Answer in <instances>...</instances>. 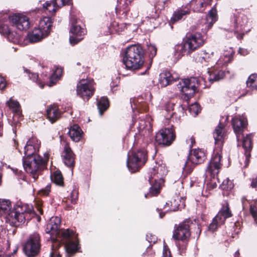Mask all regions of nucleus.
<instances>
[{
  "mask_svg": "<svg viewBox=\"0 0 257 257\" xmlns=\"http://www.w3.org/2000/svg\"><path fill=\"white\" fill-rule=\"evenodd\" d=\"M61 219L59 217H52L47 224L46 233L51 235L52 240L60 237L65 244V248L68 253L76 252L79 248L78 240L73 231L69 229H59Z\"/></svg>",
  "mask_w": 257,
  "mask_h": 257,
  "instance_id": "obj_1",
  "label": "nucleus"
},
{
  "mask_svg": "<svg viewBox=\"0 0 257 257\" xmlns=\"http://www.w3.org/2000/svg\"><path fill=\"white\" fill-rule=\"evenodd\" d=\"M223 130V125L220 123L215 128L213 133L215 148L206 170V173L209 174L213 179H215L216 177H217L222 166L220 163L222 158L221 152L224 140Z\"/></svg>",
  "mask_w": 257,
  "mask_h": 257,
  "instance_id": "obj_2",
  "label": "nucleus"
},
{
  "mask_svg": "<svg viewBox=\"0 0 257 257\" xmlns=\"http://www.w3.org/2000/svg\"><path fill=\"white\" fill-rule=\"evenodd\" d=\"M205 40L199 33L190 34L186 36L181 44L175 46L174 55L177 59L189 55L204 44Z\"/></svg>",
  "mask_w": 257,
  "mask_h": 257,
  "instance_id": "obj_3",
  "label": "nucleus"
},
{
  "mask_svg": "<svg viewBox=\"0 0 257 257\" xmlns=\"http://www.w3.org/2000/svg\"><path fill=\"white\" fill-rule=\"evenodd\" d=\"M123 62L127 69L136 70L140 68L144 63V52L142 47L136 45L128 47Z\"/></svg>",
  "mask_w": 257,
  "mask_h": 257,
  "instance_id": "obj_4",
  "label": "nucleus"
},
{
  "mask_svg": "<svg viewBox=\"0 0 257 257\" xmlns=\"http://www.w3.org/2000/svg\"><path fill=\"white\" fill-rule=\"evenodd\" d=\"M48 153L44 154V159L38 155H32L23 159V166L26 171L31 174L36 181L41 170L48 159Z\"/></svg>",
  "mask_w": 257,
  "mask_h": 257,
  "instance_id": "obj_5",
  "label": "nucleus"
},
{
  "mask_svg": "<svg viewBox=\"0 0 257 257\" xmlns=\"http://www.w3.org/2000/svg\"><path fill=\"white\" fill-rule=\"evenodd\" d=\"M232 21L233 28H230V30L233 31L238 39H242L244 32H247L250 30V22L248 18L245 15L239 14L238 16H234Z\"/></svg>",
  "mask_w": 257,
  "mask_h": 257,
  "instance_id": "obj_6",
  "label": "nucleus"
},
{
  "mask_svg": "<svg viewBox=\"0 0 257 257\" xmlns=\"http://www.w3.org/2000/svg\"><path fill=\"white\" fill-rule=\"evenodd\" d=\"M33 207L32 205L24 204L19 206L16 210L12 212V215L9 219L15 223L16 225L24 223L26 220L30 218V214L32 213Z\"/></svg>",
  "mask_w": 257,
  "mask_h": 257,
  "instance_id": "obj_7",
  "label": "nucleus"
},
{
  "mask_svg": "<svg viewBox=\"0 0 257 257\" xmlns=\"http://www.w3.org/2000/svg\"><path fill=\"white\" fill-rule=\"evenodd\" d=\"M146 160V154L144 151L139 150L137 152H130L128 153L126 165L129 171L135 173L138 171L145 164Z\"/></svg>",
  "mask_w": 257,
  "mask_h": 257,
  "instance_id": "obj_8",
  "label": "nucleus"
},
{
  "mask_svg": "<svg viewBox=\"0 0 257 257\" xmlns=\"http://www.w3.org/2000/svg\"><path fill=\"white\" fill-rule=\"evenodd\" d=\"M198 86V80L195 77L182 79L177 84L178 89L186 100L189 99L194 95Z\"/></svg>",
  "mask_w": 257,
  "mask_h": 257,
  "instance_id": "obj_9",
  "label": "nucleus"
},
{
  "mask_svg": "<svg viewBox=\"0 0 257 257\" xmlns=\"http://www.w3.org/2000/svg\"><path fill=\"white\" fill-rule=\"evenodd\" d=\"M76 92L78 95L88 100L94 92L93 80L91 79L80 80L77 84Z\"/></svg>",
  "mask_w": 257,
  "mask_h": 257,
  "instance_id": "obj_10",
  "label": "nucleus"
},
{
  "mask_svg": "<svg viewBox=\"0 0 257 257\" xmlns=\"http://www.w3.org/2000/svg\"><path fill=\"white\" fill-rule=\"evenodd\" d=\"M40 247V236L38 233H34L25 243L24 251L28 256H33L38 252Z\"/></svg>",
  "mask_w": 257,
  "mask_h": 257,
  "instance_id": "obj_11",
  "label": "nucleus"
},
{
  "mask_svg": "<svg viewBox=\"0 0 257 257\" xmlns=\"http://www.w3.org/2000/svg\"><path fill=\"white\" fill-rule=\"evenodd\" d=\"M231 216V213L229 210L228 205L223 206L218 214L213 219L212 222L210 224L208 229L211 231H215L217 227L224 224L226 218Z\"/></svg>",
  "mask_w": 257,
  "mask_h": 257,
  "instance_id": "obj_12",
  "label": "nucleus"
},
{
  "mask_svg": "<svg viewBox=\"0 0 257 257\" xmlns=\"http://www.w3.org/2000/svg\"><path fill=\"white\" fill-rule=\"evenodd\" d=\"M12 26L20 31L27 30L30 27L29 18L21 14H16L9 16Z\"/></svg>",
  "mask_w": 257,
  "mask_h": 257,
  "instance_id": "obj_13",
  "label": "nucleus"
},
{
  "mask_svg": "<svg viewBox=\"0 0 257 257\" xmlns=\"http://www.w3.org/2000/svg\"><path fill=\"white\" fill-rule=\"evenodd\" d=\"M175 136L172 128L161 129L156 134V141L159 144L170 145L175 140Z\"/></svg>",
  "mask_w": 257,
  "mask_h": 257,
  "instance_id": "obj_14",
  "label": "nucleus"
},
{
  "mask_svg": "<svg viewBox=\"0 0 257 257\" xmlns=\"http://www.w3.org/2000/svg\"><path fill=\"white\" fill-rule=\"evenodd\" d=\"M232 125L236 136L237 141L242 139L244 128L247 125V119L243 116H235L232 119Z\"/></svg>",
  "mask_w": 257,
  "mask_h": 257,
  "instance_id": "obj_15",
  "label": "nucleus"
},
{
  "mask_svg": "<svg viewBox=\"0 0 257 257\" xmlns=\"http://www.w3.org/2000/svg\"><path fill=\"white\" fill-rule=\"evenodd\" d=\"M205 159V153L203 151L199 149L192 150L189 154L188 160L183 167L184 171H187V165L189 162L194 165H197L203 162Z\"/></svg>",
  "mask_w": 257,
  "mask_h": 257,
  "instance_id": "obj_16",
  "label": "nucleus"
},
{
  "mask_svg": "<svg viewBox=\"0 0 257 257\" xmlns=\"http://www.w3.org/2000/svg\"><path fill=\"white\" fill-rule=\"evenodd\" d=\"M190 235L189 221H185L180 223L174 230L173 237L175 239L184 240Z\"/></svg>",
  "mask_w": 257,
  "mask_h": 257,
  "instance_id": "obj_17",
  "label": "nucleus"
},
{
  "mask_svg": "<svg viewBox=\"0 0 257 257\" xmlns=\"http://www.w3.org/2000/svg\"><path fill=\"white\" fill-rule=\"evenodd\" d=\"M167 173V170L164 164H156L151 170L150 175L149 177L150 183H152L155 178H156L157 180L163 183V178L166 175Z\"/></svg>",
  "mask_w": 257,
  "mask_h": 257,
  "instance_id": "obj_18",
  "label": "nucleus"
},
{
  "mask_svg": "<svg viewBox=\"0 0 257 257\" xmlns=\"http://www.w3.org/2000/svg\"><path fill=\"white\" fill-rule=\"evenodd\" d=\"M70 32L72 34L69 38L70 43L72 45H74L82 40L85 30L79 25L73 24L70 28Z\"/></svg>",
  "mask_w": 257,
  "mask_h": 257,
  "instance_id": "obj_19",
  "label": "nucleus"
},
{
  "mask_svg": "<svg viewBox=\"0 0 257 257\" xmlns=\"http://www.w3.org/2000/svg\"><path fill=\"white\" fill-rule=\"evenodd\" d=\"M214 57V54L213 52L209 53L205 50H202L196 54L195 59L196 62L204 66L212 65L215 63Z\"/></svg>",
  "mask_w": 257,
  "mask_h": 257,
  "instance_id": "obj_20",
  "label": "nucleus"
},
{
  "mask_svg": "<svg viewBox=\"0 0 257 257\" xmlns=\"http://www.w3.org/2000/svg\"><path fill=\"white\" fill-rule=\"evenodd\" d=\"M62 156L65 165L71 168L72 171L75 165V155L67 144L64 147Z\"/></svg>",
  "mask_w": 257,
  "mask_h": 257,
  "instance_id": "obj_21",
  "label": "nucleus"
},
{
  "mask_svg": "<svg viewBox=\"0 0 257 257\" xmlns=\"http://www.w3.org/2000/svg\"><path fill=\"white\" fill-rule=\"evenodd\" d=\"M217 20V13L216 8L214 7L208 12L206 17V22L201 26L202 32L206 33L210 29L213 24Z\"/></svg>",
  "mask_w": 257,
  "mask_h": 257,
  "instance_id": "obj_22",
  "label": "nucleus"
},
{
  "mask_svg": "<svg viewBox=\"0 0 257 257\" xmlns=\"http://www.w3.org/2000/svg\"><path fill=\"white\" fill-rule=\"evenodd\" d=\"M70 0H52L43 4L44 8L50 13H55L60 8L69 4Z\"/></svg>",
  "mask_w": 257,
  "mask_h": 257,
  "instance_id": "obj_23",
  "label": "nucleus"
},
{
  "mask_svg": "<svg viewBox=\"0 0 257 257\" xmlns=\"http://www.w3.org/2000/svg\"><path fill=\"white\" fill-rule=\"evenodd\" d=\"M136 123H137L138 135L143 136L144 138L149 137L152 132L150 123H147L144 119H140Z\"/></svg>",
  "mask_w": 257,
  "mask_h": 257,
  "instance_id": "obj_24",
  "label": "nucleus"
},
{
  "mask_svg": "<svg viewBox=\"0 0 257 257\" xmlns=\"http://www.w3.org/2000/svg\"><path fill=\"white\" fill-rule=\"evenodd\" d=\"M211 2L212 0H191L189 5L194 12H203Z\"/></svg>",
  "mask_w": 257,
  "mask_h": 257,
  "instance_id": "obj_25",
  "label": "nucleus"
},
{
  "mask_svg": "<svg viewBox=\"0 0 257 257\" xmlns=\"http://www.w3.org/2000/svg\"><path fill=\"white\" fill-rule=\"evenodd\" d=\"M14 209H12L11 202L9 200L0 199V214L9 219Z\"/></svg>",
  "mask_w": 257,
  "mask_h": 257,
  "instance_id": "obj_26",
  "label": "nucleus"
},
{
  "mask_svg": "<svg viewBox=\"0 0 257 257\" xmlns=\"http://www.w3.org/2000/svg\"><path fill=\"white\" fill-rule=\"evenodd\" d=\"M242 147L244 149L245 160L244 161V167H246L249 162L250 151L251 149V136L250 135H246L242 140Z\"/></svg>",
  "mask_w": 257,
  "mask_h": 257,
  "instance_id": "obj_27",
  "label": "nucleus"
},
{
  "mask_svg": "<svg viewBox=\"0 0 257 257\" xmlns=\"http://www.w3.org/2000/svg\"><path fill=\"white\" fill-rule=\"evenodd\" d=\"M52 24V22L51 18L45 17L40 20L37 28L48 36L50 33Z\"/></svg>",
  "mask_w": 257,
  "mask_h": 257,
  "instance_id": "obj_28",
  "label": "nucleus"
},
{
  "mask_svg": "<svg viewBox=\"0 0 257 257\" xmlns=\"http://www.w3.org/2000/svg\"><path fill=\"white\" fill-rule=\"evenodd\" d=\"M47 115L49 120L53 123L60 117L61 113L56 105H51L47 109Z\"/></svg>",
  "mask_w": 257,
  "mask_h": 257,
  "instance_id": "obj_29",
  "label": "nucleus"
},
{
  "mask_svg": "<svg viewBox=\"0 0 257 257\" xmlns=\"http://www.w3.org/2000/svg\"><path fill=\"white\" fill-rule=\"evenodd\" d=\"M170 204L171 211H175L178 209L185 207L184 201L182 197L179 196H175L172 199L170 202H166V205H169Z\"/></svg>",
  "mask_w": 257,
  "mask_h": 257,
  "instance_id": "obj_30",
  "label": "nucleus"
},
{
  "mask_svg": "<svg viewBox=\"0 0 257 257\" xmlns=\"http://www.w3.org/2000/svg\"><path fill=\"white\" fill-rule=\"evenodd\" d=\"M47 37L40 29L35 28L32 32L28 34V38L31 43L38 42Z\"/></svg>",
  "mask_w": 257,
  "mask_h": 257,
  "instance_id": "obj_31",
  "label": "nucleus"
},
{
  "mask_svg": "<svg viewBox=\"0 0 257 257\" xmlns=\"http://www.w3.org/2000/svg\"><path fill=\"white\" fill-rule=\"evenodd\" d=\"M82 130L77 124H74L71 126L69 129V136L74 142H77L80 141L82 137Z\"/></svg>",
  "mask_w": 257,
  "mask_h": 257,
  "instance_id": "obj_32",
  "label": "nucleus"
},
{
  "mask_svg": "<svg viewBox=\"0 0 257 257\" xmlns=\"http://www.w3.org/2000/svg\"><path fill=\"white\" fill-rule=\"evenodd\" d=\"M162 183L161 182L157 180L156 178H155V180H153V182L150 183L152 186L150 188L149 192L145 194V197L148 198L150 196H154L159 194Z\"/></svg>",
  "mask_w": 257,
  "mask_h": 257,
  "instance_id": "obj_33",
  "label": "nucleus"
},
{
  "mask_svg": "<svg viewBox=\"0 0 257 257\" xmlns=\"http://www.w3.org/2000/svg\"><path fill=\"white\" fill-rule=\"evenodd\" d=\"M232 53L233 50L231 48H229V50L224 52L223 55L215 63L219 66H223L226 65L231 61L232 57Z\"/></svg>",
  "mask_w": 257,
  "mask_h": 257,
  "instance_id": "obj_34",
  "label": "nucleus"
},
{
  "mask_svg": "<svg viewBox=\"0 0 257 257\" xmlns=\"http://www.w3.org/2000/svg\"><path fill=\"white\" fill-rule=\"evenodd\" d=\"M190 12V11L188 9H178L176 12H174L172 17L171 19V21L173 23L179 20H180L183 18L184 16L189 15Z\"/></svg>",
  "mask_w": 257,
  "mask_h": 257,
  "instance_id": "obj_35",
  "label": "nucleus"
},
{
  "mask_svg": "<svg viewBox=\"0 0 257 257\" xmlns=\"http://www.w3.org/2000/svg\"><path fill=\"white\" fill-rule=\"evenodd\" d=\"M173 80V77L168 71H164L160 75L159 82L163 86H166Z\"/></svg>",
  "mask_w": 257,
  "mask_h": 257,
  "instance_id": "obj_36",
  "label": "nucleus"
},
{
  "mask_svg": "<svg viewBox=\"0 0 257 257\" xmlns=\"http://www.w3.org/2000/svg\"><path fill=\"white\" fill-rule=\"evenodd\" d=\"M208 79L211 83L219 81L223 78L225 76L224 72L221 70L215 72L208 71Z\"/></svg>",
  "mask_w": 257,
  "mask_h": 257,
  "instance_id": "obj_37",
  "label": "nucleus"
},
{
  "mask_svg": "<svg viewBox=\"0 0 257 257\" xmlns=\"http://www.w3.org/2000/svg\"><path fill=\"white\" fill-rule=\"evenodd\" d=\"M7 103L9 108L12 109L14 113H17L18 115L21 114V106L18 101L11 98L7 101Z\"/></svg>",
  "mask_w": 257,
  "mask_h": 257,
  "instance_id": "obj_38",
  "label": "nucleus"
},
{
  "mask_svg": "<svg viewBox=\"0 0 257 257\" xmlns=\"http://www.w3.org/2000/svg\"><path fill=\"white\" fill-rule=\"evenodd\" d=\"M108 107V101L106 97H102L97 102V107L100 114L101 115Z\"/></svg>",
  "mask_w": 257,
  "mask_h": 257,
  "instance_id": "obj_39",
  "label": "nucleus"
},
{
  "mask_svg": "<svg viewBox=\"0 0 257 257\" xmlns=\"http://www.w3.org/2000/svg\"><path fill=\"white\" fill-rule=\"evenodd\" d=\"M62 74V69L61 68H56L50 77V86L55 84L56 81L60 78Z\"/></svg>",
  "mask_w": 257,
  "mask_h": 257,
  "instance_id": "obj_40",
  "label": "nucleus"
},
{
  "mask_svg": "<svg viewBox=\"0 0 257 257\" xmlns=\"http://www.w3.org/2000/svg\"><path fill=\"white\" fill-rule=\"evenodd\" d=\"M246 85L251 89H257V74L250 75L246 81Z\"/></svg>",
  "mask_w": 257,
  "mask_h": 257,
  "instance_id": "obj_41",
  "label": "nucleus"
},
{
  "mask_svg": "<svg viewBox=\"0 0 257 257\" xmlns=\"http://www.w3.org/2000/svg\"><path fill=\"white\" fill-rule=\"evenodd\" d=\"M52 180L56 185L62 186L63 184V178L60 171H56L54 173Z\"/></svg>",
  "mask_w": 257,
  "mask_h": 257,
  "instance_id": "obj_42",
  "label": "nucleus"
},
{
  "mask_svg": "<svg viewBox=\"0 0 257 257\" xmlns=\"http://www.w3.org/2000/svg\"><path fill=\"white\" fill-rule=\"evenodd\" d=\"M38 149L37 148L34 147V146L32 145H28V143L27 142L26 145L25 146L24 148V154H25V157H29L30 156H31L32 155H37L36 154H35L34 152L35 151Z\"/></svg>",
  "mask_w": 257,
  "mask_h": 257,
  "instance_id": "obj_43",
  "label": "nucleus"
},
{
  "mask_svg": "<svg viewBox=\"0 0 257 257\" xmlns=\"http://www.w3.org/2000/svg\"><path fill=\"white\" fill-rule=\"evenodd\" d=\"M233 186L232 181L230 180L228 178H226L222 181L220 185V187L223 190H230L233 188Z\"/></svg>",
  "mask_w": 257,
  "mask_h": 257,
  "instance_id": "obj_44",
  "label": "nucleus"
},
{
  "mask_svg": "<svg viewBox=\"0 0 257 257\" xmlns=\"http://www.w3.org/2000/svg\"><path fill=\"white\" fill-rule=\"evenodd\" d=\"M157 49L153 44L147 45V53L149 54V57L153 58L157 53Z\"/></svg>",
  "mask_w": 257,
  "mask_h": 257,
  "instance_id": "obj_45",
  "label": "nucleus"
},
{
  "mask_svg": "<svg viewBox=\"0 0 257 257\" xmlns=\"http://www.w3.org/2000/svg\"><path fill=\"white\" fill-rule=\"evenodd\" d=\"M249 212L254 221L257 223V203L250 205Z\"/></svg>",
  "mask_w": 257,
  "mask_h": 257,
  "instance_id": "obj_46",
  "label": "nucleus"
},
{
  "mask_svg": "<svg viewBox=\"0 0 257 257\" xmlns=\"http://www.w3.org/2000/svg\"><path fill=\"white\" fill-rule=\"evenodd\" d=\"M189 111L194 115H197L198 112L200 111V108L199 104L197 103H195L192 104L189 107Z\"/></svg>",
  "mask_w": 257,
  "mask_h": 257,
  "instance_id": "obj_47",
  "label": "nucleus"
},
{
  "mask_svg": "<svg viewBox=\"0 0 257 257\" xmlns=\"http://www.w3.org/2000/svg\"><path fill=\"white\" fill-rule=\"evenodd\" d=\"M28 145H32L34 147L39 148L40 142L39 140L35 137H32L30 139H29L28 141Z\"/></svg>",
  "mask_w": 257,
  "mask_h": 257,
  "instance_id": "obj_48",
  "label": "nucleus"
},
{
  "mask_svg": "<svg viewBox=\"0 0 257 257\" xmlns=\"http://www.w3.org/2000/svg\"><path fill=\"white\" fill-rule=\"evenodd\" d=\"M51 189V185H47L45 188L42 189L39 191V193L43 195H48L50 192Z\"/></svg>",
  "mask_w": 257,
  "mask_h": 257,
  "instance_id": "obj_49",
  "label": "nucleus"
},
{
  "mask_svg": "<svg viewBox=\"0 0 257 257\" xmlns=\"http://www.w3.org/2000/svg\"><path fill=\"white\" fill-rule=\"evenodd\" d=\"M25 72L27 74H28L30 79H31L32 80H33V81L37 80L38 78V75L37 73H30V71L27 69L25 70Z\"/></svg>",
  "mask_w": 257,
  "mask_h": 257,
  "instance_id": "obj_50",
  "label": "nucleus"
},
{
  "mask_svg": "<svg viewBox=\"0 0 257 257\" xmlns=\"http://www.w3.org/2000/svg\"><path fill=\"white\" fill-rule=\"evenodd\" d=\"M186 143L188 145L189 148L190 149L192 148L195 143V140L194 138L192 136L189 137L186 140Z\"/></svg>",
  "mask_w": 257,
  "mask_h": 257,
  "instance_id": "obj_51",
  "label": "nucleus"
},
{
  "mask_svg": "<svg viewBox=\"0 0 257 257\" xmlns=\"http://www.w3.org/2000/svg\"><path fill=\"white\" fill-rule=\"evenodd\" d=\"M147 240L150 243H155L157 240V238L155 235L152 234H147L146 236Z\"/></svg>",
  "mask_w": 257,
  "mask_h": 257,
  "instance_id": "obj_52",
  "label": "nucleus"
},
{
  "mask_svg": "<svg viewBox=\"0 0 257 257\" xmlns=\"http://www.w3.org/2000/svg\"><path fill=\"white\" fill-rule=\"evenodd\" d=\"M78 194L76 192H72L71 196V203L73 204L76 203V201L78 198Z\"/></svg>",
  "mask_w": 257,
  "mask_h": 257,
  "instance_id": "obj_53",
  "label": "nucleus"
},
{
  "mask_svg": "<svg viewBox=\"0 0 257 257\" xmlns=\"http://www.w3.org/2000/svg\"><path fill=\"white\" fill-rule=\"evenodd\" d=\"M163 257H171L170 251L166 246H164L163 251Z\"/></svg>",
  "mask_w": 257,
  "mask_h": 257,
  "instance_id": "obj_54",
  "label": "nucleus"
},
{
  "mask_svg": "<svg viewBox=\"0 0 257 257\" xmlns=\"http://www.w3.org/2000/svg\"><path fill=\"white\" fill-rule=\"evenodd\" d=\"M50 257H61L59 251L56 249H52L50 254Z\"/></svg>",
  "mask_w": 257,
  "mask_h": 257,
  "instance_id": "obj_55",
  "label": "nucleus"
},
{
  "mask_svg": "<svg viewBox=\"0 0 257 257\" xmlns=\"http://www.w3.org/2000/svg\"><path fill=\"white\" fill-rule=\"evenodd\" d=\"M165 107L167 111L173 110L174 109V103L171 102H168L166 104Z\"/></svg>",
  "mask_w": 257,
  "mask_h": 257,
  "instance_id": "obj_56",
  "label": "nucleus"
},
{
  "mask_svg": "<svg viewBox=\"0 0 257 257\" xmlns=\"http://www.w3.org/2000/svg\"><path fill=\"white\" fill-rule=\"evenodd\" d=\"M6 82L4 77L0 76V90L5 88Z\"/></svg>",
  "mask_w": 257,
  "mask_h": 257,
  "instance_id": "obj_57",
  "label": "nucleus"
},
{
  "mask_svg": "<svg viewBox=\"0 0 257 257\" xmlns=\"http://www.w3.org/2000/svg\"><path fill=\"white\" fill-rule=\"evenodd\" d=\"M238 52L240 55L243 56H245L248 54V51L246 49L241 48H239Z\"/></svg>",
  "mask_w": 257,
  "mask_h": 257,
  "instance_id": "obj_58",
  "label": "nucleus"
},
{
  "mask_svg": "<svg viewBox=\"0 0 257 257\" xmlns=\"http://www.w3.org/2000/svg\"><path fill=\"white\" fill-rule=\"evenodd\" d=\"M251 186L257 191V178L252 180Z\"/></svg>",
  "mask_w": 257,
  "mask_h": 257,
  "instance_id": "obj_59",
  "label": "nucleus"
},
{
  "mask_svg": "<svg viewBox=\"0 0 257 257\" xmlns=\"http://www.w3.org/2000/svg\"><path fill=\"white\" fill-rule=\"evenodd\" d=\"M117 3H119V4H122L123 6H124L125 7H126L128 5L127 3L126 2V0H117Z\"/></svg>",
  "mask_w": 257,
  "mask_h": 257,
  "instance_id": "obj_60",
  "label": "nucleus"
},
{
  "mask_svg": "<svg viewBox=\"0 0 257 257\" xmlns=\"http://www.w3.org/2000/svg\"><path fill=\"white\" fill-rule=\"evenodd\" d=\"M40 205H41L40 203H39L38 204L37 210L41 214H43V209H42L41 207L40 206Z\"/></svg>",
  "mask_w": 257,
  "mask_h": 257,
  "instance_id": "obj_61",
  "label": "nucleus"
},
{
  "mask_svg": "<svg viewBox=\"0 0 257 257\" xmlns=\"http://www.w3.org/2000/svg\"><path fill=\"white\" fill-rule=\"evenodd\" d=\"M149 68L148 67H147V68H146V70H145L144 72H142V73H141V74H142V75H144V74H145L147 73V71L149 70Z\"/></svg>",
  "mask_w": 257,
  "mask_h": 257,
  "instance_id": "obj_62",
  "label": "nucleus"
},
{
  "mask_svg": "<svg viewBox=\"0 0 257 257\" xmlns=\"http://www.w3.org/2000/svg\"><path fill=\"white\" fill-rule=\"evenodd\" d=\"M235 257H239V252L236 251L235 253Z\"/></svg>",
  "mask_w": 257,
  "mask_h": 257,
  "instance_id": "obj_63",
  "label": "nucleus"
},
{
  "mask_svg": "<svg viewBox=\"0 0 257 257\" xmlns=\"http://www.w3.org/2000/svg\"><path fill=\"white\" fill-rule=\"evenodd\" d=\"M165 215V213H160V217L162 218Z\"/></svg>",
  "mask_w": 257,
  "mask_h": 257,
  "instance_id": "obj_64",
  "label": "nucleus"
}]
</instances>
